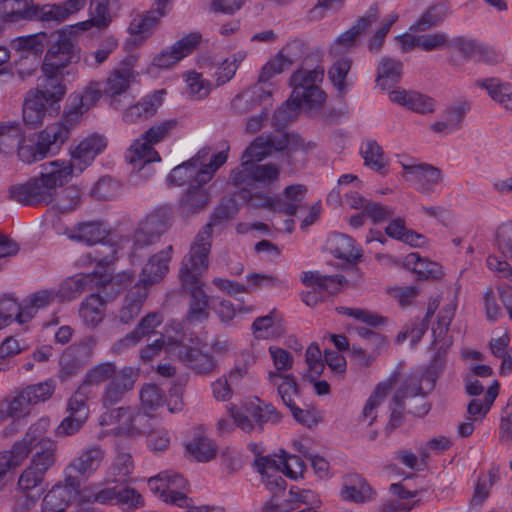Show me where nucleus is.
<instances>
[{"mask_svg": "<svg viewBox=\"0 0 512 512\" xmlns=\"http://www.w3.org/2000/svg\"><path fill=\"white\" fill-rule=\"evenodd\" d=\"M186 449L198 462H208L217 453L216 444L205 436L193 438L186 445Z\"/></svg>", "mask_w": 512, "mask_h": 512, "instance_id": "51", "label": "nucleus"}, {"mask_svg": "<svg viewBox=\"0 0 512 512\" xmlns=\"http://www.w3.org/2000/svg\"><path fill=\"white\" fill-rule=\"evenodd\" d=\"M10 21L32 20L37 15V5L32 0H4Z\"/></svg>", "mask_w": 512, "mask_h": 512, "instance_id": "50", "label": "nucleus"}, {"mask_svg": "<svg viewBox=\"0 0 512 512\" xmlns=\"http://www.w3.org/2000/svg\"><path fill=\"white\" fill-rule=\"evenodd\" d=\"M85 5L86 0H67L61 4L37 5L35 19L42 22L61 23L71 14L83 9Z\"/></svg>", "mask_w": 512, "mask_h": 512, "instance_id": "30", "label": "nucleus"}, {"mask_svg": "<svg viewBox=\"0 0 512 512\" xmlns=\"http://www.w3.org/2000/svg\"><path fill=\"white\" fill-rule=\"evenodd\" d=\"M378 20V8L371 7L365 16L360 17L354 25L342 33L331 45V53L341 54L356 45L357 37L363 34Z\"/></svg>", "mask_w": 512, "mask_h": 512, "instance_id": "24", "label": "nucleus"}, {"mask_svg": "<svg viewBox=\"0 0 512 512\" xmlns=\"http://www.w3.org/2000/svg\"><path fill=\"white\" fill-rule=\"evenodd\" d=\"M135 58L130 57L113 69L102 83L103 93L110 98V105L120 108V97L129 89L137 73L133 70Z\"/></svg>", "mask_w": 512, "mask_h": 512, "instance_id": "12", "label": "nucleus"}, {"mask_svg": "<svg viewBox=\"0 0 512 512\" xmlns=\"http://www.w3.org/2000/svg\"><path fill=\"white\" fill-rule=\"evenodd\" d=\"M41 167L39 177L10 187L12 200L25 206L49 205L55 200L57 189L68 182L71 170L61 160L47 162Z\"/></svg>", "mask_w": 512, "mask_h": 512, "instance_id": "2", "label": "nucleus"}, {"mask_svg": "<svg viewBox=\"0 0 512 512\" xmlns=\"http://www.w3.org/2000/svg\"><path fill=\"white\" fill-rule=\"evenodd\" d=\"M446 350L440 346L434 355L430 365L420 373L411 374L403 383L402 387L397 390L393 397V402L400 408L404 405L405 398L424 395L423 383L426 384L428 390H432L435 386L436 379L443 371L445 366Z\"/></svg>", "mask_w": 512, "mask_h": 512, "instance_id": "8", "label": "nucleus"}, {"mask_svg": "<svg viewBox=\"0 0 512 512\" xmlns=\"http://www.w3.org/2000/svg\"><path fill=\"white\" fill-rule=\"evenodd\" d=\"M209 153L210 149L204 148L187 162L176 166L168 176L169 183L177 186L206 184L209 181V173L202 171L201 165Z\"/></svg>", "mask_w": 512, "mask_h": 512, "instance_id": "15", "label": "nucleus"}, {"mask_svg": "<svg viewBox=\"0 0 512 512\" xmlns=\"http://www.w3.org/2000/svg\"><path fill=\"white\" fill-rule=\"evenodd\" d=\"M275 310L266 316L258 317L252 324V331L256 338L273 339L280 337L284 331L279 324L275 323Z\"/></svg>", "mask_w": 512, "mask_h": 512, "instance_id": "48", "label": "nucleus"}, {"mask_svg": "<svg viewBox=\"0 0 512 512\" xmlns=\"http://www.w3.org/2000/svg\"><path fill=\"white\" fill-rule=\"evenodd\" d=\"M151 10L143 15H136L128 27L129 33L134 36V41L141 43L151 33L152 29L158 24L159 19L166 14V8Z\"/></svg>", "mask_w": 512, "mask_h": 512, "instance_id": "34", "label": "nucleus"}, {"mask_svg": "<svg viewBox=\"0 0 512 512\" xmlns=\"http://www.w3.org/2000/svg\"><path fill=\"white\" fill-rule=\"evenodd\" d=\"M148 487L152 493L159 494L163 501L179 507H186L187 509L183 512H224L220 507L190 506L191 500L184 492L187 482L181 475L173 471H164L149 478Z\"/></svg>", "mask_w": 512, "mask_h": 512, "instance_id": "7", "label": "nucleus"}, {"mask_svg": "<svg viewBox=\"0 0 512 512\" xmlns=\"http://www.w3.org/2000/svg\"><path fill=\"white\" fill-rule=\"evenodd\" d=\"M350 69L351 60L348 58H341L334 62L328 70V77L340 97H344L348 91L346 78Z\"/></svg>", "mask_w": 512, "mask_h": 512, "instance_id": "49", "label": "nucleus"}, {"mask_svg": "<svg viewBox=\"0 0 512 512\" xmlns=\"http://www.w3.org/2000/svg\"><path fill=\"white\" fill-rule=\"evenodd\" d=\"M164 90H157L143 97L137 103L130 105L122 114V119L126 123H137L154 116L158 108L163 104Z\"/></svg>", "mask_w": 512, "mask_h": 512, "instance_id": "26", "label": "nucleus"}, {"mask_svg": "<svg viewBox=\"0 0 512 512\" xmlns=\"http://www.w3.org/2000/svg\"><path fill=\"white\" fill-rule=\"evenodd\" d=\"M475 86L485 89L493 101L501 105L508 111H512V84L502 82L500 79L492 77L477 79Z\"/></svg>", "mask_w": 512, "mask_h": 512, "instance_id": "33", "label": "nucleus"}, {"mask_svg": "<svg viewBox=\"0 0 512 512\" xmlns=\"http://www.w3.org/2000/svg\"><path fill=\"white\" fill-rule=\"evenodd\" d=\"M109 234L104 223L99 221L82 222L74 226L68 232L71 240L82 242L87 245L101 243Z\"/></svg>", "mask_w": 512, "mask_h": 512, "instance_id": "31", "label": "nucleus"}, {"mask_svg": "<svg viewBox=\"0 0 512 512\" xmlns=\"http://www.w3.org/2000/svg\"><path fill=\"white\" fill-rule=\"evenodd\" d=\"M111 280L108 275H101L97 272L78 274L62 283L57 290L60 301H70L77 298L84 291L99 286L110 284Z\"/></svg>", "mask_w": 512, "mask_h": 512, "instance_id": "19", "label": "nucleus"}, {"mask_svg": "<svg viewBox=\"0 0 512 512\" xmlns=\"http://www.w3.org/2000/svg\"><path fill=\"white\" fill-rule=\"evenodd\" d=\"M38 89L28 92L23 105V120L30 127H37L44 121L46 113L59 102L66 93V85L55 79H42Z\"/></svg>", "mask_w": 512, "mask_h": 512, "instance_id": "5", "label": "nucleus"}, {"mask_svg": "<svg viewBox=\"0 0 512 512\" xmlns=\"http://www.w3.org/2000/svg\"><path fill=\"white\" fill-rule=\"evenodd\" d=\"M173 211L168 206H162L149 213L141 220L133 235L136 249L150 246L157 242L169 229Z\"/></svg>", "mask_w": 512, "mask_h": 512, "instance_id": "9", "label": "nucleus"}, {"mask_svg": "<svg viewBox=\"0 0 512 512\" xmlns=\"http://www.w3.org/2000/svg\"><path fill=\"white\" fill-rule=\"evenodd\" d=\"M471 109V103L468 100H458L448 106L443 112V120L434 122L431 130L438 134H450L458 131Z\"/></svg>", "mask_w": 512, "mask_h": 512, "instance_id": "27", "label": "nucleus"}, {"mask_svg": "<svg viewBox=\"0 0 512 512\" xmlns=\"http://www.w3.org/2000/svg\"><path fill=\"white\" fill-rule=\"evenodd\" d=\"M300 108H304V105L290 96L288 100L274 112L272 117L273 126L277 129L285 128L294 121Z\"/></svg>", "mask_w": 512, "mask_h": 512, "instance_id": "54", "label": "nucleus"}, {"mask_svg": "<svg viewBox=\"0 0 512 512\" xmlns=\"http://www.w3.org/2000/svg\"><path fill=\"white\" fill-rule=\"evenodd\" d=\"M57 448V442L51 438L35 443L30 464L47 473L57 462Z\"/></svg>", "mask_w": 512, "mask_h": 512, "instance_id": "36", "label": "nucleus"}, {"mask_svg": "<svg viewBox=\"0 0 512 512\" xmlns=\"http://www.w3.org/2000/svg\"><path fill=\"white\" fill-rule=\"evenodd\" d=\"M81 200V194L77 187L70 186L61 191L56 198L55 208L60 213H68L77 208Z\"/></svg>", "mask_w": 512, "mask_h": 512, "instance_id": "63", "label": "nucleus"}, {"mask_svg": "<svg viewBox=\"0 0 512 512\" xmlns=\"http://www.w3.org/2000/svg\"><path fill=\"white\" fill-rule=\"evenodd\" d=\"M57 300L60 301L59 293L57 290L48 289L38 291L28 297L24 306L25 311H29L31 314V319L35 316L36 312L39 309H44Z\"/></svg>", "mask_w": 512, "mask_h": 512, "instance_id": "55", "label": "nucleus"}, {"mask_svg": "<svg viewBox=\"0 0 512 512\" xmlns=\"http://www.w3.org/2000/svg\"><path fill=\"white\" fill-rule=\"evenodd\" d=\"M79 477L67 475L63 483L54 485L42 501V512H64L66 507L79 495Z\"/></svg>", "mask_w": 512, "mask_h": 512, "instance_id": "14", "label": "nucleus"}, {"mask_svg": "<svg viewBox=\"0 0 512 512\" xmlns=\"http://www.w3.org/2000/svg\"><path fill=\"white\" fill-rule=\"evenodd\" d=\"M105 457V451L99 445H92L82 449L69 463L67 470L75 472L77 477L89 478L101 466Z\"/></svg>", "mask_w": 512, "mask_h": 512, "instance_id": "25", "label": "nucleus"}, {"mask_svg": "<svg viewBox=\"0 0 512 512\" xmlns=\"http://www.w3.org/2000/svg\"><path fill=\"white\" fill-rule=\"evenodd\" d=\"M119 370L114 362H100L86 372L80 389L107 383L119 374Z\"/></svg>", "mask_w": 512, "mask_h": 512, "instance_id": "41", "label": "nucleus"}, {"mask_svg": "<svg viewBox=\"0 0 512 512\" xmlns=\"http://www.w3.org/2000/svg\"><path fill=\"white\" fill-rule=\"evenodd\" d=\"M153 146L142 134L134 140L126 152V160L138 169L141 177L146 176V172H150V163L161 161L159 153Z\"/></svg>", "mask_w": 512, "mask_h": 512, "instance_id": "22", "label": "nucleus"}, {"mask_svg": "<svg viewBox=\"0 0 512 512\" xmlns=\"http://www.w3.org/2000/svg\"><path fill=\"white\" fill-rule=\"evenodd\" d=\"M35 443L26 435L21 440L16 441L10 450L1 451L6 460L10 462L12 468H16L32 453Z\"/></svg>", "mask_w": 512, "mask_h": 512, "instance_id": "56", "label": "nucleus"}, {"mask_svg": "<svg viewBox=\"0 0 512 512\" xmlns=\"http://www.w3.org/2000/svg\"><path fill=\"white\" fill-rule=\"evenodd\" d=\"M279 173V167L273 163L242 161L238 168L231 171L230 180L236 186H249L253 182L270 184L278 179Z\"/></svg>", "mask_w": 512, "mask_h": 512, "instance_id": "13", "label": "nucleus"}, {"mask_svg": "<svg viewBox=\"0 0 512 512\" xmlns=\"http://www.w3.org/2000/svg\"><path fill=\"white\" fill-rule=\"evenodd\" d=\"M74 26L62 28L47 37L49 44L42 64L43 79L63 83V69L79 60V48Z\"/></svg>", "mask_w": 512, "mask_h": 512, "instance_id": "3", "label": "nucleus"}, {"mask_svg": "<svg viewBox=\"0 0 512 512\" xmlns=\"http://www.w3.org/2000/svg\"><path fill=\"white\" fill-rule=\"evenodd\" d=\"M361 154L365 165L377 172L387 165L383 149L375 140L366 141L361 147Z\"/></svg>", "mask_w": 512, "mask_h": 512, "instance_id": "52", "label": "nucleus"}, {"mask_svg": "<svg viewBox=\"0 0 512 512\" xmlns=\"http://www.w3.org/2000/svg\"><path fill=\"white\" fill-rule=\"evenodd\" d=\"M277 146L280 151L287 150L288 154L303 151L308 152L315 147L313 142H305L304 139L297 134H278Z\"/></svg>", "mask_w": 512, "mask_h": 512, "instance_id": "60", "label": "nucleus"}, {"mask_svg": "<svg viewBox=\"0 0 512 512\" xmlns=\"http://www.w3.org/2000/svg\"><path fill=\"white\" fill-rule=\"evenodd\" d=\"M251 416L257 423L259 431L263 429L265 423H278L281 420L280 413L270 403H262L251 409Z\"/></svg>", "mask_w": 512, "mask_h": 512, "instance_id": "64", "label": "nucleus"}, {"mask_svg": "<svg viewBox=\"0 0 512 512\" xmlns=\"http://www.w3.org/2000/svg\"><path fill=\"white\" fill-rule=\"evenodd\" d=\"M177 124V120L169 119L152 125L143 135L148 139L149 143L156 145L169 138L176 129Z\"/></svg>", "mask_w": 512, "mask_h": 512, "instance_id": "61", "label": "nucleus"}, {"mask_svg": "<svg viewBox=\"0 0 512 512\" xmlns=\"http://www.w3.org/2000/svg\"><path fill=\"white\" fill-rule=\"evenodd\" d=\"M345 278L342 275H322L318 271H305L302 273L301 281L304 285L318 287L320 290L331 294L337 293L343 285Z\"/></svg>", "mask_w": 512, "mask_h": 512, "instance_id": "45", "label": "nucleus"}, {"mask_svg": "<svg viewBox=\"0 0 512 512\" xmlns=\"http://www.w3.org/2000/svg\"><path fill=\"white\" fill-rule=\"evenodd\" d=\"M173 253V246L169 245L150 257L143 267L138 283L147 287L149 284L159 282L169 270V262Z\"/></svg>", "mask_w": 512, "mask_h": 512, "instance_id": "29", "label": "nucleus"}, {"mask_svg": "<svg viewBox=\"0 0 512 512\" xmlns=\"http://www.w3.org/2000/svg\"><path fill=\"white\" fill-rule=\"evenodd\" d=\"M97 344L98 339L95 336L89 335L71 345L66 351L71 353L76 358V361L85 365L92 359Z\"/></svg>", "mask_w": 512, "mask_h": 512, "instance_id": "58", "label": "nucleus"}, {"mask_svg": "<svg viewBox=\"0 0 512 512\" xmlns=\"http://www.w3.org/2000/svg\"><path fill=\"white\" fill-rule=\"evenodd\" d=\"M137 377L138 372L133 367H122L119 374L105 384L100 397L102 405L108 408L122 402L134 389Z\"/></svg>", "mask_w": 512, "mask_h": 512, "instance_id": "16", "label": "nucleus"}, {"mask_svg": "<svg viewBox=\"0 0 512 512\" xmlns=\"http://www.w3.org/2000/svg\"><path fill=\"white\" fill-rule=\"evenodd\" d=\"M148 296V287L136 283L125 294L121 307L118 310L116 318L122 324L133 322L140 314L144 302Z\"/></svg>", "mask_w": 512, "mask_h": 512, "instance_id": "28", "label": "nucleus"}, {"mask_svg": "<svg viewBox=\"0 0 512 512\" xmlns=\"http://www.w3.org/2000/svg\"><path fill=\"white\" fill-rule=\"evenodd\" d=\"M277 141L278 134H262L256 137L244 150L242 161H261L273 152H279Z\"/></svg>", "mask_w": 512, "mask_h": 512, "instance_id": "35", "label": "nucleus"}, {"mask_svg": "<svg viewBox=\"0 0 512 512\" xmlns=\"http://www.w3.org/2000/svg\"><path fill=\"white\" fill-rule=\"evenodd\" d=\"M448 15L449 7L446 2L434 3L410 26L409 31L418 33L436 28L445 21Z\"/></svg>", "mask_w": 512, "mask_h": 512, "instance_id": "32", "label": "nucleus"}, {"mask_svg": "<svg viewBox=\"0 0 512 512\" xmlns=\"http://www.w3.org/2000/svg\"><path fill=\"white\" fill-rule=\"evenodd\" d=\"M407 181L417 186L423 193L434 191V188L442 180L441 171L429 164H402Z\"/></svg>", "mask_w": 512, "mask_h": 512, "instance_id": "23", "label": "nucleus"}, {"mask_svg": "<svg viewBox=\"0 0 512 512\" xmlns=\"http://www.w3.org/2000/svg\"><path fill=\"white\" fill-rule=\"evenodd\" d=\"M201 34L197 32L178 40L170 48L162 50L153 58V65L158 68H170L181 59L189 55L201 41Z\"/></svg>", "mask_w": 512, "mask_h": 512, "instance_id": "21", "label": "nucleus"}, {"mask_svg": "<svg viewBox=\"0 0 512 512\" xmlns=\"http://www.w3.org/2000/svg\"><path fill=\"white\" fill-rule=\"evenodd\" d=\"M209 262L207 266L196 275L193 273L194 278L186 279L182 273L184 268V259L181 262V267L179 269V279L185 288L190 290L191 300L189 304L188 310V319L191 321H203L208 317L207 307H208V296L202 288L201 277L203 273L208 269Z\"/></svg>", "mask_w": 512, "mask_h": 512, "instance_id": "17", "label": "nucleus"}, {"mask_svg": "<svg viewBox=\"0 0 512 512\" xmlns=\"http://www.w3.org/2000/svg\"><path fill=\"white\" fill-rule=\"evenodd\" d=\"M104 306L105 302L100 295L92 293L86 297L79 309V315L84 324L96 327L103 320Z\"/></svg>", "mask_w": 512, "mask_h": 512, "instance_id": "43", "label": "nucleus"}, {"mask_svg": "<svg viewBox=\"0 0 512 512\" xmlns=\"http://www.w3.org/2000/svg\"><path fill=\"white\" fill-rule=\"evenodd\" d=\"M106 146V139L98 134H92L80 141L71 151L69 164L66 163V167H69L71 170V176L73 174H80Z\"/></svg>", "mask_w": 512, "mask_h": 512, "instance_id": "18", "label": "nucleus"}, {"mask_svg": "<svg viewBox=\"0 0 512 512\" xmlns=\"http://www.w3.org/2000/svg\"><path fill=\"white\" fill-rule=\"evenodd\" d=\"M203 185H192L184 195L180 204V214L183 217H190L203 210L208 202L209 195L202 187Z\"/></svg>", "mask_w": 512, "mask_h": 512, "instance_id": "38", "label": "nucleus"}, {"mask_svg": "<svg viewBox=\"0 0 512 512\" xmlns=\"http://www.w3.org/2000/svg\"><path fill=\"white\" fill-rule=\"evenodd\" d=\"M103 95L102 83L96 81L90 82L82 94L71 95L70 103L61 121L46 126L38 134L36 145L21 147L20 157L31 164L57 154L69 139L71 130L80 121L81 116L94 106Z\"/></svg>", "mask_w": 512, "mask_h": 512, "instance_id": "1", "label": "nucleus"}, {"mask_svg": "<svg viewBox=\"0 0 512 512\" xmlns=\"http://www.w3.org/2000/svg\"><path fill=\"white\" fill-rule=\"evenodd\" d=\"M15 320L20 324L31 320L29 311H25V306L20 305L15 299L4 297L0 300V329L12 323Z\"/></svg>", "mask_w": 512, "mask_h": 512, "instance_id": "44", "label": "nucleus"}, {"mask_svg": "<svg viewBox=\"0 0 512 512\" xmlns=\"http://www.w3.org/2000/svg\"><path fill=\"white\" fill-rule=\"evenodd\" d=\"M403 63L390 57H383L378 65L376 82L382 89H389L398 83L402 76Z\"/></svg>", "mask_w": 512, "mask_h": 512, "instance_id": "39", "label": "nucleus"}, {"mask_svg": "<svg viewBox=\"0 0 512 512\" xmlns=\"http://www.w3.org/2000/svg\"><path fill=\"white\" fill-rule=\"evenodd\" d=\"M404 265L417 274L419 279H437L442 275L439 264L421 258L418 253L408 254Z\"/></svg>", "mask_w": 512, "mask_h": 512, "instance_id": "46", "label": "nucleus"}, {"mask_svg": "<svg viewBox=\"0 0 512 512\" xmlns=\"http://www.w3.org/2000/svg\"><path fill=\"white\" fill-rule=\"evenodd\" d=\"M324 73L325 69L322 65L316 64L312 67L308 63V57H304L302 66L291 74L290 96L304 105V109H319L325 103L326 93L320 87Z\"/></svg>", "mask_w": 512, "mask_h": 512, "instance_id": "4", "label": "nucleus"}, {"mask_svg": "<svg viewBox=\"0 0 512 512\" xmlns=\"http://www.w3.org/2000/svg\"><path fill=\"white\" fill-rule=\"evenodd\" d=\"M166 354L177 359L197 374H210L217 367L216 360L211 354L173 338H168Z\"/></svg>", "mask_w": 512, "mask_h": 512, "instance_id": "10", "label": "nucleus"}, {"mask_svg": "<svg viewBox=\"0 0 512 512\" xmlns=\"http://www.w3.org/2000/svg\"><path fill=\"white\" fill-rule=\"evenodd\" d=\"M101 424L118 423L123 433L136 434L145 432L146 415L131 407H119L102 415Z\"/></svg>", "mask_w": 512, "mask_h": 512, "instance_id": "20", "label": "nucleus"}, {"mask_svg": "<svg viewBox=\"0 0 512 512\" xmlns=\"http://www.w3.org/2000/svg\"><path fill=\"white\" fill-rule=\"evenodd\" d=\"M109 0H91L90 12L92 18L90 21H84L79 24L83 30H86L90 23L98 27H104L109 22Z\"/></svg>", "mask_w": 512, "mask_h": 512, "instance_id": "62", "label": "nucleus"}, {"mask_svg": "<svg viewBox=\"0 0 512 512\" xmlns=\"http://www.w3.org/2000/svg\"><path fill=\"white\" fill-rule=\"evenodd\" d=\"M306 55V44L298 39L288 42L274 58L269 60L261 69L259 82L265 83L277 74L289 69Z\"/></svg>", "mask_w": 512, "mask_h": 512, "instance_id": "11", "label": "nucleus"}, {"mask_svg": "<svg viewBox=\"0 0 512 512\" xmlns=\"http://www.w3.org/2000/svg\"><path fill=\"white\" fill-rule=\"evenodd\" d=\"M47 37L48 35L45 32L20 36L12 41V47L17 51H27L38 54L43 51Z\"/></svg>", "mask_w": 512, "mask_h": 512, "instance_id": "59", "label": "nucleus"}, {"mask_svg": "<svg viewBox=\"0 0 512 512\" xmlns=\"http://www.w3.org/2000/svg\"><path fill=\"white\" fill-rule=\"evenodd\" d=\"M229 218V210L225 206L215 209L210 221L197 233L189 252L184 256L183 275L186 279L194 278L208 263L211 250L213 226Z\"/></svg>", "mask_w": 512, "mask_h": 512, "instance_id": "6", "label": "nucleus"}, {"mask_svg": "<svg viewBox=\"0 0 512 512\" xmlns=\"http://www.w3.org/2000/svg\"><path fill=\"white\" fill-rule=\"evenodd\" d=\"M38 143V139L35 143L27 144L21 137L20 129L18 125L14 124H0V148H12L14 146L18 147V152L20 148L23 146L36 145ZM18 157L21 161L24 160L20 157L18 153ZM25 163H27L25 161Z\"/></svg>", "mask_w": 512, "mask_h": 512, "instance_id": "57", "label": "nucleus"}, {"mask_svg": "<svg viewBox=\"0 0 512 512\" xmlns=\"http://www.w3.org/2000/svg\"><path fill=\"white\" fill-rule=\"evenodd\" d=\"M455 313V305L449 304L443 309L440 310L438 315L437 327L433 329V334L435 335V339L433 341V345L437 348L443 346V349L447 351V348L450 346L451 341L448 339H440V337L448 331L449 325L454 317Z\"/></svg>", "mask_w": 512, "mask_h": 512, "instance_id": "53", "label": "nucleus"}, {"mask_svg": "<svg viewBox=\"0 0 512 512\" xmlns=\"http://www.w3.org/2000/svg\"><path fill=\"white\" fill-rule=\"evenodd\" d=\"M499 391V383H494L488 388L484 400L473 399L467 406L469 420L481 421L489 412Z\"/></svg>", "mask_w": 512, "mask_h": 512, "instance_id": "47", "label": "nucleus"}, {"mask_svg": "<svg viewBox=\"0 0 512 512\" xmlns=\"http://www.w3.org/2000/svg\"><path fill=\"white\" fill-rule=\"evenodd\" d=\"M341 497L346 501L364 503L372 498V490L358 474H349L344 478Z\"/></svg>", "mask_w": 512, "mask_h": 512, "instance_id": "37", "label": "nucleus"}, {"mask_svg": "<svg viewBox=\"0 0 512 512\" xmlns=\"http://www.w3.org/2000/svg\"><path fill=\"white\" fill-rule=\"evenodd\" d=\"M268 351L275 370L268 372L267 380L269 384L277 385L281 377H284L283 373L293 367L294 358L290 352L277 346H270Z\"/></svg>", "mask_w": 512, "mask_h": 512, "instance_id": "42", "label": "nucleus"}, {"mask_svg": "<svg viewBox=\"0 0 512 512\" xmlns=\"http://www.w3.org/2000/svg\"><path fill=\"white\" fill-rule=\"evenodd\" d=\"M328 249L339 259L354 262L361 257L359 250L354 246V240L341 233H334L328 239Z\"/></svg>", "mask_w": 512, "mask_h": 512, "instance_id": "40", "label": "nucleus"}]
</instances>
